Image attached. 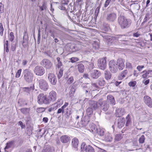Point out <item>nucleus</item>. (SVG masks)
<instances>
[{
    "instance_id": "4c0bfd02",
    "label": "nucleus",
    "mask_w": 152,
    "mask_h": 152,
    "mask_svg": "<svg viewBox=\"0 0 152 152\" xmlns=\"http://www.w3.org/2000/svg\"><path fill=\"white\" fill-rule=\"evenodd\" d=\"M115 0H106L104 4V8H106L111 2L115 1Z\"/></svg>"
},
{
    "instance_id": "bb28decb",
    "label": "nucleus",
    "mask_w": 152,
    "mask_h": 152,
    "mask_svg": "<svg viewBox=\"0 0 152 152\" xmlns=\"http://www.w3.org/2000/svg\"><path fill=\"white\" fill-rule=\"evenodd\" d=\"M90 131L91 132H92L94 133H96L99 129L94 124H93L90 125Z\"/></svg>"
},
{
    "instance_id": "0eeeda50",
    "label": "nucleus",
    "mask_w": 152,
    "mask_h": 152,
    "mask_svg": "<svg viewBox=\"0 0 152 152\" xmlns=\"http://www.w3.org/2000/svg\"><path fill=\"white\" fill-rule=\"evenodd\" d=\"M109 69L112 73H115L117 72L118 68L115 61L113 60L110 61L109 63Z\"/></svg>"
},
{
    "instance_id": "de8ad7c7",
    "label": "nucleus",
    "mask_w": 152,
    "mask_h": 152,
    "mask_svg": "<svg viewBox=\"0 0 152 152\" xmlns=\"http://www.w3.org/2000/svg\"><path fill=\"white\" fill-rule=\"evenodd\" d=\"M149 14L147 13L146 14L145 17L143 20V21L142 22V24H144L149 19Z\"/></svg>"
},
{
    "instance_id": "13d9d810",
    "label": "nucleus",
    "mask_w": 152,
    "mask_h": 152,
    "mask_svg": "<svg viewBox=\"0 0 152 152\" xmlns=\"http://www.w3.org/2000/svg\"><path fill=\"white\" fill-rule=\"evenodd\" d=\"M21 69H20L16 73V77L18 78L20 77L21 72Z\"/></svg>"
},
{
    "instance_id": "c756f323",
    "label": "nucleus",
    "mask_w": 152,
    "mask_h": 152,
    "mask_svg": "<svg viewBox=\"0 0 152 152\" xmlns=\"http://www.w3.org/2000/svg\"><path fill=\"white\" fill-rule=\"evenodd\" d=\"M34 89V85H33L30 87H24L23 88V91L29 93V92L33 91Z\"/></svg>"
},
{
    "instance_id": "9b49d317",
    "label": "nucleus",
    "mask_w": 152,
    "mask_h": 152,
    "mask_svg": "<svg viewBox=\"0 0 152 152\" xmlns=\"http://www.w3.org/2000/svg\"><path fill=\"white\" fill-rule=\"evenodd\" d=\"M98 104L99 107H100L101 109L103 111H106L108 110L109 106L106 101H102L101 99H99L98 101Z\"/></svg>"
},
{
    "instance_id": "052dcab7",
    "label": "nucleus",
    "mask_w": 152,
    "mask_h": 152,
    "mask_svg": "<svg viewBox=\"0 0 152 152\" xmlns=\"http://www.w3.org/2000/svg\"><path fill=\"white\" fill-rule=\"evenodd\" d=\"M78 60V59L77 58H71V61L72 63H74Z\"/></svg>"
},
{
    "instance_id": "a878e982",
    "label": "nucleus",
    "mask_w": 152,
    "mask_h": 152,
    "mask_svg": "<svg viewBox=\"0 0 152 152\" xmlns=\"http://www.w3.org/2000/svg\"><path fill=\"white\" fill-rule=\"evenodd\" d=\"M65 79L66 80L67 78H69V79L67 80V83L69 84L72 83L73 81V77L72 76H69V75H68V73H66L64 75Z\"/></svg>"
},
{
    "instance_id": "72a5a7b5",
    "label": "nucleus",
    "mask_w": 152,
    "mask_h": 152,
    "mask_svg": "<svg viewBox=\"0 0 152 152\" xmlns=\"http://www.w3.org/2000/svg\"><path fill=\"white\" fill-rule=\"evenodd\" d=\"M98 83L100 86H104L105 84V80L103 78H100L98 80Z\"/></svg>"
},
{
    "instance_id": "423d86ee",
    "label": "nucleus",
    "mask_w": 152,
    "mask_h": 152,
    "mask_svg": "<svg viewBox=\"0 0 152 152\" xmlns=\"http://www.w3.org/2000/svg\"><path fill=\"white\" fill-rule=\"evenodd\" d=\"M97 65L99 69L104 70L107 66L106 57L99 59L98 60Z\"/></svg>"
},
{
    "instance_id": "7c9ffc66",
    "label": "nucleus",
    "mask_w": 152,
    "mask_h": 152,
    "mask_svg": "<svg viewBox=\"0 0 152 152\" xmlns=\"http://www.w3.org/2000/svg\"><path fill=\"white\" fill-rule=\"evenodd\" d=\"M104 75L105 79L107 80H110L111 77V74L109 71H105Z\"/></svg>"
},
{
    "instance_id": "774afa93",
    "label": "nucleus",
    "mask_w": 152,
    "mask_h": 152,
    "mask_svg": "<svg viewBox=\"0 0 152 152\" xmlns=\"http://www.w3.org/2000/svg\"><path fill=\"white\" fill-rule=\"evenodd\" d=\"M148 75L149 77H151L152 76V70H148Z\"/></svg>"
},
{
    "instance_id": "5fc2aeb1",
    "label": "nucleus",
    "mask_w": 152,
    "mask_h": 152,
    "mask_svg": "<svg viewBox=\"0 0 152 152\" xmlns=\"http://www.w3.org/2000/svg\"><path fill=\"white\" fill-rule=\"evenodd\" d=\"M126 66L127 68L131 69H132V66L131 64L128 62H126Z\"/></svg>"
},
{
    "instance_id": "79ce46f5",
    "label": "nucleus",
    "mask_w": 152,
    "mask_h": 152,
    "mask_svg": "<svg viewBox=\"0 0 152 152\" xmlns=\"http://www.w3.org/2000/svg\"><path fill=\"white\" fill-rule=\"evenodd\" d=\"M93 110H94L93 109L89 107L86 110V113L88 115H90L93 114Z\"/></svg>"
},
{
    "instance_id": "e2e57ef3",
    "label": "nucleus",
    "mask_w": 152,
    "mask_h": 152,
    "mask_svg": "<svg viewBox=\"0 0 152 152\" xmlns=\"http://www.w3.org/2000/svg\"><path fill=\"white\" fill-rule=\"evenodd\" d=\"M122 83L121 81L118 82L117 81H116L114 83V84L116 86H118L119 87H120V86H119V84Z\"/></svg>"
},
{
    "instance_id": "0e129e2a",
    "label": "nucleus",
    "mask_w": 152,
    "mask_h": 152,
    "mask_svg": "<svg viewBox=\"0 0 152 152\" xmlns=\"http://www.w3.org/2000/svg\"><path fill=\"white\" fill-rule=\"evenodd\" d=\"M38 111L39 112H42L45 110V109L43 107H40L38 108Z\"/></svg>"
},
{
    "instance_id": "f704fd0d",
    "label": "nucleus",
    "mask_w": 152,
    "mask_h": 152,
    "mask_svg": "<svg viewBox=\"0 0 152 152\" xmlns=\"http://www.w3.org/2000/svg\"><path fill=\"white\" fill-rule=\"evenodd\" d=\"M39 7L41 11L43 10L46 11L47 9V4L45 2H43L42 4V6H39Z\"/></svg>"
},
{
    "instance_id": "6e6d98bb",
    "label": "nucleus",
    "mask_w": 152,
    "mask_h": 152,
    "mask_svg": "<svg viewBox=\"0 0 152 152\" xmlns=\"http://www.w3.org/2000/svg\"><path fill=\"white\" fill-rule=\"evenodd\" d=\"M61 113H62V114L64 113V110L63 108H62V107L58 109L57 114H58Z\"/></svg>"
},
{
    "instance_id": "c85d7f7f",
    "label": "nucleus",
    "mask_w": 152,
    "mask_h": 152,
    "mask_svg": "<svg viewBox=\"0 0 152 152\" xmlns=\"http://www.w3.org/2000/svg\"><path fill=\"white\" fill-rule=\"evenodd\" d=\"M70 91L69 92V95L70 97L73 96L74 94L76 88L75 86H72L70 87Z\"/></svg>"
},
{
    "instance_id": "39448f33",
    "label": "nucleus",
    "mask_w": 152,
    "mask_h": 152,
    "mask_svg": "<svg viewBox=\"0 0 152 152\" xmlns=\"http://www.w3.org/2000/svg\"><path fill=\"white\" fill-rule=\"evenodd\" d=\"M117 17V13L115 12H111L107 14L106 19L107 21L113 23L116 20Z\"/></svg>"
},
{
    "instance_id": "a19ab883",
    "label": "nucleus",
    "mask_w": 152,
    "mask_h": 152,
    "mask_svg": "<svg viewBox=\"0 0 152 152\" xmlns=\"http://www.w3.org/2000/svg\"><path fill=\"white\" fill-rule=\"evenodd\" d=\"M101 35L105 39L109 40L111 39V37L110 36H108L107 34L105 32H104L103 34H101Z\"/></svg>"
},
{
    "instance_id": "3c124183",
    "label": "nucleus",
    "mask_w": 152,
    "mask_h": 152,
    "mask_svg": "<svg viewBox=\"0 0 152 152\" xmlns=\"http://www.w3.org/2000/svg\"><path fill=\"white\" fill-rule=\"evenodd\" d=\"M66 5L65 3L63 1L62 2V4L61 6H59V8L61 10H66V7H65V5Z\"/></svg>"
},
{
    "instance_id": "f03ea898",
    "label": "nucleus",
    "mask_w": 152,
    "mask_h": 152,
    "mask_svg": "<svg viewBox=\"0 0 152 152\" xmlns=\"http://www.w3.org/2000/svg\"><path fill=\"white\" fill-rule=\"evenodd\" d=\"M37 102L39 104H48L51 102L48 96L43 93L39 94L37 97Z\"/></svg>"
},
{
    "instance_id": "aec40b11",
    "label": "nucleus",
    "mask_w": 152,
    "mask_h": 152,
    "mask_svg": "<svg viewBox=\"0 0 152 152\" xmlns=\"http://www.w3.org/2000/svg\"><path fill=\"white\" fill-rule=\"evenodd\" d=\"M48 97L51 102L54 101L56 99V94L55 91H51L50 92Z\"/></svg>"
},
{
    "instance_id": "c9c22d12",
    "label": "nucleus",
    "mask_w": 152,
    "mask_h": 152,
    "mask_svg": "<svg viewBox=\"0 0 152 152\" xmlns=\"http://www.w3.org/2000/svg\"><path fill=\"white\" fill-rule=\"evenodd\" d=\"M97 132L96 133H97L98 135L101 137H103L104 135H105V134L104 130L103 129H99L98 132Z\"/></svg>"
},
{
    "instance_id": "f8f14e48",
    "label": "nucleus",
    "mask_w": 152,
    "mask_h": 152,
    "mask_svg": "<svg viewBox=\"0 0 152 152\" xmlns=\"http://www.w3.org/2000/svg\"><path fill=\"white\" fill-rule=\"evenodd\" d=\"M65 48L66 50L70 52H73L79 50L77 47L74 44H67L66 45Z\"/></svg>"
},
{
    "instance_id": "09e8293b",
    "label": "nucleus",
    "mask_w": 152,
    "mask_h": 152,
    "mask_svg": "<svg viewBox=\"0 0 152 152\" xmlns=\"http://www.w3.org/2000/svg\"><path fill=\"white\" fill-rule=\"evenodd\" d=\"M126 126H128L129 124L130 123L131 120L129 115H128L126 117Z\"/></svg>"
},
{
    "instance_id": "bf43d9fd",
    "label": "nucleus",
    "mask_w": 152,
    "mask_h": 152,
    "mask_svg": "<svg viewBox=\"0 0 152 152\" xmlns=\"http://www.w3.org/2000/svg\"><path fill=\"white\" fill-rule=\"evenodd\" d=\"M40 31L39 30H38V38H37V42L38 44L40 43Z\"/></svg>"
},
{
    "instance_id": "9d476101",
    "label": "nucleus",
    "mask_w": 152,
    "mask_h": 152,
    "mask_svg": "<svg viewBox=\"0 0 152 152\" xmlns=\"http://www.w3.org/2000/svg\"><path fill=\"white\" fill-rule=\"evenodd\" d=\"M40 64L47 69L51 68L53 65L51 62L47 59H43L40 62Z\"/></svg>"
},
{
    "instance_id": "338daca9",
    "label": "nucleus",
    "mask_w": 152,
    "mask_h": 152,
    "mask_svg": "<svg viewBox=\"0 0 152 152\" xmlns=\"http://www.w3.org/2000/svg\"><path fill=\"white\" fill-rule=\"evenodd\" d=\"M144 66H138L137 67V69L139 71L141 70V69L143 68Z\"/></svg>"
},
{
    "instance_id": "2f4dec72",
    "label": "nucleus",
    "mask_w": 152,
    "mask_h": 152,
    "mask_svg": "<svg viewBox=\"0 0 152 152\" xmlns=\"http://www.w3.org/2000/svg\"><path fill=\"white\" fill-rule=\"evenodd\" d=\"M128 72L127 70H125L123 71L120 75V76L118 77V78L119 80H121L123 79L125 77Z\"/></svg>"
},
{
    "instance_id": "e433bc0d",
    "label": "nucleus",
    "mask_w": 152,
    "mask_h": 152,
    "mask_svg": "<svg viewBox=\"0 0 152 152\" xmlns=\"http://www.w3.org/2000/svg\"><path fill=\"white\" fill-rule=\"evenodd\" d=\"M122 138V134H119L115 135L114 139L115 141L118 142Z\"/></svg>"
},
{
    "instance_id": "49530a36",
    "label": "nucleus",
    "mask_w": 152,
    "mask_h": 152,
    "mask_svg": "<svg viewBox=\"0 0 152 152\" xmlns=\"http://www.w3.org/2000/svg\"><path fill=\"white\" fill-rule=\"evenodd\" d=\"M63 74V70L62 69H60L59 70L57 75V77L58 79H60L62 76Z\"/></svg>"
},
{
    "instance_id": "473e14b6",
    "label": "nucleus",
    "mask_w": 152,
    "mask_h": 152,
    "mask_svg": "<svg viewBox=\"0 0 152 152\" xmlns=\"http://www.w3.org/2000/svg\"><path fill=\"white\" fill-rule=\"evenodd\" d=\"M14 141H11L8 143H7L6 146L4 148L5 151L8 152V151L7 150V149L11 148L12 145L14 143Z\"/></svg>"
},
{
    "instance_id": "603ef678",
    "label": "nucleus",
    "mask_w": 152,
    "mask_h": 152,
    "mask_svg": "<svg viewBox=\"0 0 152 152\" xmlns=\"http://www.w3.org/2000/svg\"><path fill=\"white\" fill-rule=\"evenodd\" d=\"M9 38L10 40L11 41H12L14 39V36L13 33L12 32H11L10 33V35L9 36Z\"/></svg>"
},
{
    "instance_id": "680f3d73",
    "label": "nucleus",
    "mask_w": 152,
    "mask_h": 152,
    "mask_svg": "<svg viewBox=\"0 0 152 152\" xmlns=\"http://www.w3.org/2000/svg\"><path fill=\"white\" fill-rule=\"evenodd\" d=\"M4 7L2 5V3H0V13H1L3 12V10Z\"/></svg>"
},
{
    "instance_id": "7ed1b4c3",
    "label": "nucleus",
    "mask_w": 152,
    "mask_h": 152,
    "mask_svg": "<svg viewBox=\"0 0 152 152\" xmlns=\"http://www.w3.org/2000/svg\"><path fill=\"white\" fill-rule=\"evenodd\" d=\"M23 73L24 78L27 82L30 83L32 81L33 74L31 70L28 69H26L23 71Z\"/></svg>"
},
{
    "instance_id": "37998d69",
    "label": "nucleus",
    "mask_w": 152,
    "mask_h": 152,
    "mask_svg": "<svg viewBox=\"0 0 152 152\" xmlns=\"http://www.w3.org/2000/svg\"><path fill=\"white\" fill-rule=\"evenodd\" d=\"M145 137L144 135H142L140 138L139 141L140 144H142L145 142Z\"/></svg>"
},
{
    "instance_id": "c03bdc74",
    "label": "nucleus",
    "mask_w": 152,
    "mask_h": 152,
    "mask_svg": "<svg viewBox=\"0 0 152 152\" xmlns=\"http://www.w3.org/2000/svg\"><path fill=\"white\" fill-rule=\"evenodd\" d=\"M57 60L58 61V64H57V67L59 68L62 65V62L60 61V58L59 57L57 58Z\"/></svg>"
},
{
    "instance_id": "8fccbe9b",
    "label": "nucleus",
    "mask_w": 152,
    "mask_h": 152,
    "mask_svg": "<svg viewBox=\"0 0 152 152\" xmlns=\"http://www.w3.org/2000/svg\"><path fill=\"white\" fill-rule=\"evenodd\" d=\"M143 72L144 73L142 75V77L143 78H148L149 77V76L148 75V71H143Z\"/></svg>"
},
{
    "instance_id": "412c9836",
    "label": "nucleus",
    "mask_w": 152,
    "mask_h": 152,
    "mask_svg": "<svg viewBox=\"0 0 152 152\" xmlns=\"http://www.w3.org/2000/svg\"><path fill=\"white\" fill-rule=\"evenodd\" d=\"M107 100L108 102L110 104L114 105L115 104V101L114 97L110 94L107 96Z\"/></svg>"
},
{
    "instance_id": "ddd939ff",
    "label": "nucleus",
    "mask_w": 152,
    "mask_h": 152,
    "mask_svg": "<svg viewBox=\"0 0 152 152\" xmlns=\"http://www.w3.org/2000/svg\"><path fill=\"white\" fill-rule=\"evenodd\" d=\"M48 78L49 82L53 85H55L56 84L57 80L56 77L54 74L50 73L48 75Z\"/></svg>"
},
{
    "instance_id": "4d7b16f0",
    "label": "nucleus",
    "mask_w": 152,
    "mask_h": 152,
    "mask_svg": "<svg viewBox=\"0 0 152 152\" xmlns=\"http://www.w3.org/2000/svg\"><path fill=\"white\" fill-rule=\"evenodd\" d=\"M136 84V82L135 81H134L130 82L129 83L128 85L129 86L132 87H134Z\"/></svg>"
},
{
    "instance_id": "4be33fe9",
    "label": "nucleus",
    "mask_w": 152,
    "mask_h": 152,
    "mask_svg": "<svg viewBox=\"0 0 152 152\" xmlns=\"http://www.w3.org/2000/svg\"><path fill=\"white\" fill-rule=\"evenodd\" d=\"M54 149L49 145H45L42 150L41 152H53Z\"/></svg>"
},
{
    "instance_id": "2eb2a0df",
    "label": "nucleus",
    "mask_w": 152,
    "mask_h": 152,
    "mask_svg": "<svg viewBox=\"0 0 152 152\" xmlns=\"http://www.w3.org/2000/svg\"><path fill=\"white\" fill-rule=\"evenodd\" d=\"M90 72L91 77L93 79H97L101 75L100 72L97 70H92Z\"/></svg>"
},
{
    "instance_id": "ea45409f",
    "label": "nucleus",
    "mask_w": 152,
    "mask_h": 152,
    "mask_svg": "<svg viewBox=\"0 0 152 152\" xmlns=\"http://www.w3.org/2000/svg\"><path fill=\"white\" fill-rule=\"evenodd\" d=\"M64 113L68 116H69L72 113L71 109L70 107L67 108L66 110H64Z\"/></svg>"
},
{
    "instance_id": "f257e3e1",
    "label": "nucleus",
    "mask_w": 152,
    "mask_h": 152,
    "mask_svg": "<svg viewBox=\"0 0 152 152\" xmlns=\"http://www.w3.org/2000/svg\"><path fill=\"white\" fill-rule=\"evenodd\" d=\"M118 22L121 28L124 29L128 28L131 25V21L130 19H126L121 14L118 15Z\"/></svg>"
},
{
    "instance_id": "58836bf2",
    "label": "nucleus",
    "mask_w": 152,
    "mask_h": 152,
    "mask_svg": "<svg viewBox=\"0 0 152 152\" xmlns=\"http://www.w3.org/2000/svg\"><path fill=\"white\" fill-rule=\"evenodd\" d=\"M21 112L23 114L26 115L29 112V109L28 108H23L20 109Z\"/></svg>"
},
{
    "instance_id": "864d4df0",
    "label": "nucleus",
    "mask_w": 152,
    "mask_h": 152,
    "mask_svg": "<svg viewBox=\"0 0 152 152\" xmlns=\"http://www.w3.org/2000/svg\"><path fill=\"white\" fill-rule=\"evenodd\" d=\"M16 49V44L13 42L12 44L11 50L12 51H15Z\"/></svg>"
},
{
    "instance_id": "393cba45",
    "label": "nucleus",
    "mask_w": 152,
    "mask_h": 152,
    "mask_svg": "<svg viewBox=\"0 0 152 152\" xmlns=\"http://www.w3.org/2000/svg\"><path fill=\"white\" fill-rule=\"evenodd\" d=\"M104 140L107 142H110L113 140V137L108 132L106 133L105 134Z\"/></svg>"
},
{
    "instance_id": "6e6552de",
    "label": "nucleus",
    "mask_w": 152,
    "mask_h": 152,
    "mask_svg": "<svg viewBox=\"0 0 152 152\" xmlns=\"http://www.w3.org/2000/svg\"><path fill=\"white\" fill-rule=\"evenodd\" d=\"M34 74L36 75L41 76L45 73V70L42 66L38 65L35 67L34 70Z\"/></svg>"
},
{
    "instance_id": "a211bd4d",
    "label": "nucleus",
    "mask_w": 152,
    "mask_h": 152,
    "mask_svg": "<svg viewBox=\"0 0 152 152\" xmlns=\"http://www.w3.org/2000/svg\"><path fill=\"white\" fill-rule=\"evenodd\" d=\"M89 107L95 110L99 107L98 101L96 102L93 101H91L89 102Z\"/></svg>"
},
{
    "instance_id": "dca6fc26",
    "label": "nucleus",
    "mask_w": 152,
    "mask_h": 152,
    "mask_svg": "<svg viewBox=\"0 0 152 152\" xmlns=\"http://www.w3.org/2000/svg\"><path fill=\"white\" fill-rule=\"evenodd\" d=\"M125 121V118L122 117H119L117 120V127L119 128H122L124 126Z\"/></svg>"
},
{
    "instance_id": "5701e85b",
    "label": "nucleus",
    "mask_w": 152,
    "mask_h": 152,
    "mask_svg": "<svg viewBox=\"0 0 152 152\" xmlns=\"http://www.w3.org/2000/svg\"><path fill=\"white\" fill-rule=\"evenodd\" d=\"M70 140V137L66 135H63L60 137V141L63 143H67Z\"/></svg>"
},
{
    "instance_id": "4468645a",
    "label": "nucleus",
    "mask_w": 152,
    "mask_h": 152,
    "mask_svg": "<svg viewBox=\"0 0 152 152\" xmlns=\"http://www.w3.org/2000/svg\"><path fill=\"white\" fill-rule=\"evenodd\" d=\"M124 62V60L121 58H119L117 59L116 63L117 65V68L119 70H122L124 67L125 65Z\"/></svg>"
},
{
    "instance_id": "cd10ccee",
    "label": "nucleus",
    "mask_w": 152,
    "mask_h": 152,
    "mask_svg": "<svg viewBox=\"0 0 152 152\" xmlns=\"http://www.w3.org/2000/svg\"><path fill=\"white\" fill-rule=\"evenodd\" d=\"M77 69L80 73H83L84 71L85 67L84 65L81 63H79L77 65Z\"/></svg>"
},
{
    "instance_id": "b1692460",
    "label": "nucleus",
    "mask_w": 152,
    "mask_h": 152,
    "mask_svg": "<svg viewBox=\"0 0 152 152\" xmlns=\"http://www.w3.org/2000/svg\"><path fill=\"white\" fill-rule=\"evenodd\" d=\"M124 109L122 108H119L116 110V116L117 117H120V116L123 115L124 114Z\"/></svg>"
},
{
    "instance_id": "6ab92c4d",
    "label": "nucleus",
    "mask_w": 152,
    "mask_h": 152,
    "mask_svg": "<svg viewBox=\"0 0 152 152\" xmlns=\"http://www.w3.org/2000/svg\"><path fill=\"white\" fill-rule=\"evenodd\" d=\"M79 144L78 139L76 137L73 138L72 140V145L73 148L75 151L78 150V146Z\"/></svg>"
},
{
    "instance_id": "a18cd8bd",
    "label": "nucleus",
    "mask_w": 152,
    "mask_h": 152,
    "mask_svg": "<svg viewBox=\"0 0 152 152\" xmlns=\"http://www.w3.org/2000/svg\"><path fill=\"white\" fill-rule=\"evenodd\" d=\"M91 87L93 88L95 90H96L97 89L99 88V87L98 86L97 84L94 83H91Z\"/></svg>"
},
{
    "instance_id": "20e7f679",
    "label": "nucleus",
    "mask_w": 152,
    "mask_h": 152,
    "mask_svg": "<svg viewBox=\"0 0 152 152\" xmlns=\"http://www.w3.org/2000/svg\"><path fill=\"white\" fill-rule=\"evenodd\" d=\"M39 88L43 91H46L49 88V86L47 82L45 79H41L38 80Z\"/></svg>"
},
{
    "instance_id": "69168bd1",
    "label": "nucleus",
    "mask_w": 152,
    "mask_h": 152,
    "mask_svg": "<svg viewBox=\"0 0 152 152\" xmlns=\"http://www.w3.org/2000/svg\"><path fill=\"white\" fill-rule=\"evenodd\" d=\"M133 144L134 145L137 146L138 145L137 141L136 140H134L133 142Z\"/></svg>"
},
{
    "instance_id": "1a4fd4ad",
    "label": "nucleus",
    "mask_w": 152,
    "mask_h": 152,
    "mask_svg": "<svg viewBox=\"0 0 152 152\" xmlns=\"http://www.w3.org/2000/svg\"><path fill=\"white\" fill-rule=\"evenodd\" d=\"M82 151H85V152H95L94 149L90 145H87L85 142H83L81 146Z\"/></svg>"
},
{
    "instance_id": "f3484780",
    "label": "nucleus",
    "mask_w": 152,
    "mask_h": 152,
    "mask_svg": "<svg viewBox=\"0 0 152 152\" xmlns=\"http://www.w3.org/2000/svg\"><path fill=\"white\" fill-rule=\"evenodd\" d=\"M145 103L150 108L152 107V99L149 96H146L144 97Z\"/></svg>"
}]
</instances>
